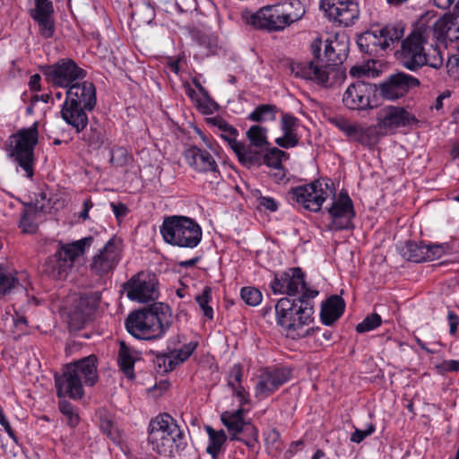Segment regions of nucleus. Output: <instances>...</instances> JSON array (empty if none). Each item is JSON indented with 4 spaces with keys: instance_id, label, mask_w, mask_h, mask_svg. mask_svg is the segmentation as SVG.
I'll list each match as a JSON object with an SVG mask.
<instances>
[{
    "instance_id": "35",
    "label": "nucleus",
    "mask_w": 459,
    "mask_h": 459,
    "mask_svg": "<svg viewBox=\"0 0 459 459\" xmlns=\"http://www.w3.org/2000/svg\"><path fill=\"white\" fill-rule=\"evenodd\" d=\"M205 430L209 437L206 452L212 459H217L227 441L226 433L223 429L215 430L211 426H206Z\"/></svg>"
},
{
    "instance_id": "48",
    "label": "nucleus",
    "mask_w": 459,
    "mask_h": 459,
    "mask_svg": "<svg viewBox=\"0 0 459 459\" xmlns=\"http://www.w3.org/2000/svg\"><path fill=\"white\" fill-rule=\"evenodd\" d=\"M212 299V289L210 287H205L203 290L202 294L195 297V301L198 303L199 307L204 312V315L209 319H212L213 317V310L212 307L209 306V302Z\"/></svg>"
},
{
    "instance_id": "57",
    "label": "nucleus",
    "mask_w": 459,
    "mask_h": 459,
    "mask_svg": "<svg viewBox=\"0 0 459 459\" xmlns=\"http://www.w3.org/2000/svg\"><path fill=\"white\" fill-rule=\"evenodd\" d=\"M169 360H172L170 358L169 352L159 354L156 357V364L163 372H169L175 369V366L170 365Z\"/></svg>"
},
{
    "instance_id": "58",
    "label": "nucleus",
    "mask_w": 459,
    "mask_h": 459,
    "mask_svg": "<svg viewBox=\"0 0 459 459\" xmlns=\"http://www.w3.org/2000/svg\"><path fill=\"white\" fill-rule=\"evenodd\" d=\"M85 323L84 316L82 313L74 312L69 315L68 325L72 331H77L83 327Z\"/></svg>"
},
{
    "instance_id": "10",
    "label": "nucleus",
    "mask_w": 459,
    "mask_h": 459,
    "mask_svg": "<svg viewBox=\"0 0 459 459\" xmlns=\"http://www.w3.org/2000/svg\"><path fill=\"white\" fill-rule=\"evenodd\" d=\"M39 123L22 128L9 137V152L13 160L25 171L26 177L34 174V150L39 142Z\"/></svg>"
},
{
    "instance_id": "17",
    "label": "nucleus",
    "mask_w": 459,
    "mask_h": 459,
    "mask_svg": "<svg viewBox=\"0 0 459 459\" xmlns=\"http://www.w3.org/2000/svg\"><path fill=\"white\" fill-rule=\"evenodd\" d=\"M291 369L287 367H266L259 371L255 386V395L263 400L272 395L291 378Z\"/></svg>"
},
{
    "instance_id": "16",
    "label": "nucleus",
    "mask_w": 459,
    "mask_h": 459,
    "mask_svg": "<svg viewBox=\"0 0 459 459\" xmlns=\"http://www.w3.org/2000/svg\"><path fill=\"white\" fill-rule=\"evenodd\" d=\"M329 122L342 131L350 142L357 143L367 148L375 147L380 140V131L377 126H362L351 123L343 117H333Z\"/></svg>"
},
{
    "instance_id": "37",
    "label": "nucleus",
    "mask_w": 459,
    "mask_h": 459,
    "mask_svg": "<svg viewBox=\"0 0 459 459\" xmlns=\"http://www.w3.org/2000/svg\"><path fill=\"white\" fill-rule=\"evenodd\" d=\"M82 140L92 150H99L105 141V130L98 122L91 124L90 129L83 134Z\"/></svg>"
},
{
    "instance_id": "62",
    "label": "nucleus",
    "mask_w": 459,
    "mask_h": 459,
    "mask_svg": "<svg viewBox=\"0 0 459 459\" xmlns=\"http://www.w3.org/2000/svg\"><path fill=\"white\" fill-rule=\"evenodd\" d=\"M447 319L449 322V333L454 335L457 331L459 316L455 312L449 311L447 314Z\"/></svg>"
},
{
    "instance_id": "53",
    "label": "nucleus",
    "mask_w": 459,
    "mask_h": 459,
    "mask_svg": "<svg viewBox=\"0 0 459 459\" xmlns=\"http://www.w3.org/2000/svg\"><path fill=\"white\" fill-rule=\"evenodd\" d=\"M446 68L451 76L459 78V46H456V52L448 57Z\"/></svg>"
},
{
    "instance_id": "5",
    "label": "nucleus",
    "mask_w": 459,
    "mask_h": 459,
    "mask_svg": "<svg viewBox=\"0 0 459 459\" xmlns=\"http://www.w3.org/2000/svg\"><path fill=\"white\" fill-rule=\"evenodd\" d=\"M148 441L153 451L165 456L180 453L186 446L183 431L177 420L169 413H160L151 420Z\"/></svg>"
},
{
    "instance_id": "52",
    "label": "nucleus",
    "mask_w": 459,
    "mask_h": 459,
    "mask_svg": "<svg viewBox=\"0 0 459 459\" xmlns=\"http://www.w3.org/2000/svg\"><path fill=\"white\" fill-rule=\"evenodd\" d=\"M33 212L23 211L19 221V227L22 229L23 232H33L36 229V225L33 222Z\"/></svg>"
},
{
    "instance_id": "50",
    "label": "nucleus",
    "mask_w": 459,
    "mask_h": 459,
    "mask_svg": "<svg viewBox=\"0 0 459 459\" xmlns=\"http://www.w3.org/2000/svg\"><path fill=\"white\" fill-rule=\"evenodd\" d=\"M100 427L104 434L109 438L115 439L117 437V428L112 419L107 413H101L100 416Z\"/></svg>"
},
{
    "instance_id": "46",
    "label": "nucleus",
    "mask_w": 459,
    "mask_h": 459,
    "mask_svg": "<svg viewBox=\"0 0 459 459\" xmlns=\"http://www.w3.org/2000/svg\"><path fill=\"white\" fill-rule=\"evenodd\" d=\"M242 300L248 306L255 307L262 301V292L255 287H243L240 290Z\"/></svg>"
},
{
    "instance_id": "21",
    "label": "nucleus",
    "mask_w": 459,
    "mask_h": 459,
    "mask_svg": "<svg viewBox=\"0 0 459 459\" xmlns=\"http://www.w3.org/2000/svg\"><path fill=\"white\" fill-rule=\"evenodd\" d=\"M420 81L410 74L400 72L391 74L383 82L377 84L376 91L386 100H395L403 98L411 89L418 87Z\"/></svg>"
},
{
    "instance_id": "63",
    "label": "nucleus",
    "mask_w": 459,
    "mask_h": 459,
    "mask_svg": "<svg viewBox=\"0 0 459 459\" xmlns=\"http://www.w3.org/2000/svg\"><path fill=\"white\" fill-rule=\"evenodd\" d=\"M0 424L4 427V430L8 434V436L13 439L16 440V436L14 431L13 430L9 421L7 420L5 415L4 414L3 410H0Z\"/></svg>"
},
{
    "instance_id": "56",
    "label": "nucleus",
    "mask_w": 459,
    "mask_h": 459,
    "mask_svg": "<svg viewBox=\"0 0 459 459\" xmlns=\"http://www.w3.org/2000/svg\"><path fill=\"white\" fill-rule=\"evenodd\" d=\"M374 432L375 426L372 423L368 424L365 430L355 429L354 432L351 436V441L359 444Z\"/></svg>"
},
{
    "instance_id": "25",
    "label": "nucleus",
    "mask_w": 459,
    "mask_h": 459,
    "mask_svg": "<svg viewBox=\"0 0 459 459\" xmlns=\"http://www.w3.org/2000/svg\"><path fill=\"white\" fill-rule=\"evenodd\" d=\"M31 18L39 26V32L44 39L54 36L56 26L54 6L50 0H35V7L30 11Z\"/></svg>"
},
{
    "instance_id": "43",
    "label": "nucleus",
    "mask_w": 459,
    "mask_h": 459,
    "mask_svg": "<svg viewBox=\"0 0 459 459\" xmlns=\"http://www.w3.org/2000/svg\"><path fill=\"white\" fill-rule=\"evenodd\" d=\"M453 20L451 15L445 14L442 18L438 19L433 26L434 36L438 41L446 45H447L446 34H448Z\"/></svg>"
},
{
    "instance_id": "22",
    "label": "nucleus",
    "mask_w": 459,
    "mask_h": 459,
    "mask_svg": "<svg viewBox=\"0 0 459 459\" xmlns=\"http://www.w3.org/2000/svg\"><path fill=\"white\" fill-rule=\"evenodd\" d=\"M121 259V241L111 238L99 253L92 256L90 267L97 275H105L112 272Z\"/></svg>"
},
{
    "instance_id": "41",
    "label": "nucleus",
    "mask_w": 459,
    "mask_h": 459,
    "mask_svg": "<svg viewBox=\"0 0 459 459\" xmlns=\"http://www.w3.org/2000/svg\"><path fill=\"white\" fill-rule=\"evenodd\" d=\"M232 440L244 443L250 450H255L258 443V430L251 422L247 423Z\"/></svg>"
},
{
    "instance_id": "60",
    "label": "nucleus",
    "mask_w": 459,
    "mask_h": 459,
    "mask_svg": "<svg viewBox=\"0 0 459 459\" xmlns=\"http://www.w3.org/2000/svg\"><path fill=\"white\" fill-rule=\"evenodd\" d=\"M440 373L457 372L459 371V360L449 359L444 360L437 367Z\"/></svg>"
},
{
    "instance_id": "33",
    "label": "nucleus",
    "mask_w": 459,
    "mask_h": 459,
    "mask_svg": "<svg viewBox=\"0 0 459 459\" xmlns=\"http://www.w3.org/2000/svg\"><path fill=\"white\" fill-rule=\"evenodd\" d=\"M208 122L216 128L215 133L234 151L240 143L237 141L238 131L221 117H212Z\"/></svg>"
},
{
    "instance_id": "8",
    "label": "nucleus",
    "mask_w": 459,
    "mask_h": 459,
    "mask_svg": "<svg viewBox=\"0 0 459 459\" xmlns=\"http://www.w3.org/2000/svg\"><path fill=\"white\" fill-rule=\"evenodd\" d=\"M160 232L166 243L186 248L197 247L203 236L202 229L195 220L180 215L166 217Z\"/></svg>"
},
{
    "instance_id": "49",
    "label": "nucleus",
    "mask_w": 459,
    "mask_h": 459,
    "mask_svg": "<svg viewBox=\"0 0 459 459\" xmlns=\"http://www.w3.org/2000/svg\"><path fill=\"white\" fill-rule=\"evenodd\" d=\"M451 250L452 247L448 243L426 245V261L438 259Z\"/></svg>"
},
{
    "instance_id": "24",
    "label": "nucleus",
    "mask_w": 459,
    "mask_h": 459,
    "mask_svg": "<svg viewBox=\"0 0 459 459\" xmlns=\"http://www.w3.org/2000/svg\"><path fill=\"white\" fill-rule=\"evenodd\" d=\"M325 13L329 19L339 25L349 27L359 19V8L353 0H328Z\"/></svg>"
},
{
    "instance_id": "20",
    "label": "nucleus",
    "mask_w": 459,
    "mask_h": 459,
    "mask_svg": "<svg viewBox=\"0 0 459 459\" xmlns=\"http://www.w3.org/2000/svg\"><path fill=\"white\" fill-rule=\"evenodd\" d=\"M155 274L140 272L125 283L124 289L129 299L145 303L158 298Z\"/></svg>"
},
{
    "instance_id": "28",
    "label": "nucleus",
    "mask_w": 459,
    "mask_h": 459,
    "mask_svg": "<svg viewBox=\"0 0 459 459\" xmlns=\"http://www.w3.org/2000/svg\"><path fill=\"white\" fill-rule=\"evenodd\" d=\"M141 359L140 353L128 346L125 341L119 342L117 364L120 370L129 379H134V363Z\"/></svg>"
},
{
    "instance_id": "30",
    "label": "nucleus",
    "mask_w": 459,
    "mask_h": 459,
    "mask_svg": "<svg viewBox=\"0 0 459 459\" xmlns=\"http://www.w3.org/2000/svg\"><path fill=\"white\" fill-rule=\"evenodd\" d=\"M263 148L240 142L233 151L240 164L247 168L263 164Z\"/></svg>"
},
{
    "instance_id": "2",
    "label": "nucleus",
    "mask_w": 459,
    "mask_h": 459,
    "mask_svg": "<svg viewBox=\"0 0 459 459\" xmlns=\"http://www.w3.org/2000/svg\"><path fill=\"white\" fill-rule=\"evenodd\" d=\"M54 377L58 398L81 400L85 394L84 385L93 386L99 379L97 358L90 355L68 363L64 366L62 372L56 373Z\"/></svg>"
},
{
    "instance_id": "23",
    "label": "nucleus",
    "mask_w": 459,
    "mask_h": 459,
    "mask_svg": "<svg viewBox=\"0 0 459 459\" xmlns=\"http://www.w3.org/2000/svg\"><path fill=\"white\" fill-rule=\"evenodd\" d=\"M377 84L357 81L351 83L342 96L343 105L351 110H367L372 108L370 96L376 91Z\"/></svg>"
},
{
    "instance_id": "51",
    "label": "nucleus",
    "mask_w": 459,
    "mask_h": 459,
    "mask_svg": "<svg viewBox=\"0 0 459 459\" xmlns=\"http://www.w3.org/2000/svg\"><path fill=\"white\" fill-rule=\"evenodd\" d=\"M196 107L204 114H212L217 108V103L211 98L207 91L206 96H202L201 99H196Z\"/></svg>"
},
{
    "instance_id": "1",
    "label": "nucleus",
    "mask_w": 459,
    "mask_h": 459,
    "mask_svg": "<svg viewBox=\"0 0 459 459\" xmlns=\"http://www.w3.org/2000/svg\"><path fill=\"white\" fill-rule=\"evenodd\" d=\"M317 295L316 290H307L296 299L285 297L278 300L275 305L277 323L288 338L297 340L320 332L319 327L304 329L313 320V299Z\"/></svg>"
},
{
    "instance_id": "55",
    "label": "nucleus",
    "mask_w": 459,
    "mask_h": 459,
    "mask_svg": "<svg viewBox=\"0 0 459 459\" xmlns=\"http://www.w3.org/2000/svg\"><path fill=\"white\" fill-rule=\"evenodd\" d=\"M232 390V394L235 397L238 398L239 402V407L243 408V405L249 403V394L248 392L244 388L242 384H238L233 386H230Z\"/></svg>"
},
{
    "instance_id": "14",
    "label": "nucleus",
    "mask_w": 459,
    "mask_h": 459,
    "mask_svg": "<svg viewBox=\"0 0 459 459\" xmlns=\"http://www.w3.org/2000/svg\"><path fill=\"white\" fill-rule=\"evenodd\" d=\"M291 71L296 77L311 81L322 87H331L343 77L338 67L322 65L319 60H312L293 64Z\"/></svg>"
},
{
    "instance_id": "32",
    "label": "nucleus",
    "mask_w": 459,
    "mask_h": 459,
    "mask_svg": "<svg viewBox=\"0 0 459 459\" xmlns=\"http://www.w3.org/2000/svg\"><path fill=\"white\" fill-rule=\"evenodd\" d=\"M245 409L239 407L236 411H226L221 414V420L227 428L230 440L237 438L238 434L250 421L244 420Z\"/></svg>"
},
{
    "instance_id": "44",
    "label": "nucleus",
    "mask_w": 459,
    "mask_h": 459,
    "mask_svg": "<svg viewBox=\"0 0 459 459\" xmlns=\"http://www.w3.org/2000/svg\"><path fill=\"white\" fill-rule=\"evenodd\" d=\"M58 410L66 417V423L72 428L76 427L79 424L80 418L76 412L74 405L65 400V398H59Z\"/></svg>"
},
{
    "instance_id": "34",
    "label": "nucleus",
    "mask_w": 459,
    "mask_h": 459,
    "mask_svg": "<svg viewBox=\"0 0 459 459\" xmlns=\"http://www.w3.org/2000/svg\"><path fill=\"white\" fill-rule=\"evenodd\" d=\"M348 46L338 40L327 41L325 46V56L328 61V65L337 67L347 57Z\"/></svg>"
},
{
    "instance_id": "13",
    "label": "nucleus",
    "mask_w": 459,
    "mask_h": 459,
    "mask_svg": "<svg viewBox=\"0 0 459 459\" xmlns=\"http://www.w3.org/2000/svg\"><path fill=\"white\" fill-rule=\"evenodd\" d=\"M46 82L54 87L69 88L77 80H83L87 72L72 58L65 57L52 65L39 67Z\"/></svg>"
},
{
    "instance_id": "47",
    "label": "nucleus",
    "mask_w": 459,
    "mask_h": 459,
    "mask_svg": "<svg viewBox=\"0 0 459 459\" xmlns=\"http://www.w3.org/2000/svg\"><path fill=\"white\" fill-rule=\"evenodd\" d=\"M381 323V316L377 313H373L367 316L362 322L357 325L356 331L359 333H364L377 328Z\"/></svg>"
},
{
    "instance_id": "61",
    "label": "nucleus",
    "mask_w": 459,
    "mask_h": 459,
    "mask_svg": "<svg viewBox=\"0 0 459 459\" xmlns=\"http://www.w3.org/2000/svg\"><path fill=\"white\" fill-rule=\"evenodd\" d=\"M447 44L455 42L456 46H459V25L454 23L451 24L448 34H446Z\"/></svg>"
},
{
    "instance_id": "45",
    "label": "nucleus",
    "mask_w": 459,
    "mask_h": 459,
    "mask_svg": "<svg viewBox=\"0 0 459 459\" xmlns=\"http://www.w3.org/2000/svg\"><path fill=\"white\" fill-rule=\"evenodd\" d=\"M265 445L268 453L273 455H277L282 450L283 446L281 435L276 429H273L266 433Z\"/></svg>"
},
{
    "instance_id": "18",
    "label": "nucleus",
    "mask_w": 459,
    "mask_h": 459,
    "mask_svg": "<svg viewBox=\"0 0 459 459\" xmlns=\"http://www.w3.org/2000/svg\"><path fill=\"white\" fill-rule=\"evenodd\" d=\"M333 202L327 212L332 218L328 228L331 230H342L353 228L352 220L356 212L353 208V203L346 190H342L338 196L334 194L333 188Z\"/></svg>"
},
{
    "instance_id": "59",
    "label": "nucleus",
    "mask_w": 459,
    "mask_h": 459,
    "mask_svg": "<svg viewBox=\"0 0 459 459\" xmlns=\"http://www.w3.org/2000/svg\"><path fill=\"white\" fill-rule=\"evenodd\" d=\"M257 202L259 206L267 211H270L271 212H276L279 207L278 203L274 200V198L270 196L259 195L257 197Z\"/></svg>"
},
{
    "instance_id": "12",
    "label": "nucleus",
    "mask_w": 459,
    "mask_h": 459,
    "mask_svg": "<svg viewBox=\"0 0 459 459\" xmlns=\"http://www.w3.org/2000/svg\"><path fill=\"white\" fill-rule=\"evenodd\" d=\"M333 183L330 179H316L310 184L291 187L290 198L313 212L320 211L323 203L333 195Z\"/></svg>"
},
{
    "instance_id": "3",
    "label": "nucleus",
    "mask_w": 459,
    "mask_h": 459,
    "mask_svg": "<svg viewBox=\"0 0 459 459\" xmlns=\"http://www.w3.org/2000/svg\"><path fill=\"white\" fill-rule=\"evenodd\" d=\"M171 324V308L164 303H154L148 308L133 311L125 321L127 332L142 340L160 338Z\"/></svg>"
},
{
    "instance_id": "64",
    "label": "nucleus",
    "mask_w": 459,
    "mask_h": 459,
    "mask_svg": "<svg viewBox=\"0 0 459 459\" xmlns=\"http://www.w3.org/2000/svg\"><path fill=\"white\" fill-rule=\"evenodd\" d=\"M40 82L41 76L39 74L31 75L29 82L30 90L33 91H39L41 90Z\"/></svg>"
},
{
    "instance_id": "36",
    "label": "nucleus",
    "mask_w": 459,
    "mask_h": 459,
    "mask_svg": "<svg viewBox=\"0 0 459 459\" xmlns=\"http://www.w3.org/2000/svg\"><path fill=\"white\" fill-rule=\"evenodd\" d=\"M279 108L273 104L258 105L248 116L247 119L256 123L274 121Z\"/></svg>"
},
{
    "instance_id": "29",
    "label": "nucleus",
    "mask_w": 459,
    "mask_h": 459,
    "mask_svg": "<svg viewBox=\"0 0 459 459\" xmlns=\"http://www.w3.org/2000/svg\"><path fill=\"white\" fill-rule=\"evenodd\" d=\"M345 302L338 295L329 297L321 307L320 318L324 325H332L343 314Z\"/></svg>"
},
{
    "instance_id": "6",
    "label": "nucleus",
    "mask_w": 459,
    "mask_h": 459,
    "mask_svg": "<svg viewBox=\"0 0 459 459\" xmlns=\"http://www.w3.org/2000/svg\"><path fill=\"white\" fill-rule=\"evenodd\" d=\"M426 40L422 34L411 32L402 41L400 62L403 67L411 71H417L424 65L434 69L443 66L444 59L440 49L437 46L425 48Z\"/></svg>"
},
{
    "instance_id": "38",
    "label": "nucleus",
    "mask_w": 459,
    "mask_h": 459,
    "mask_svg": "<svg viewBox=\"0 0 459 459\" xmlns=\"http://www.w3.org/2000/svg\"><path fill=\"white\" fill-rule=\"evenodd\" d=\"M403 256L408 261L413 263H421L426 261V244L409 241L402 249Z\"/></svg>"
},
{
    "instance_id": "19",
    "label": "nucleus",
    "mask_w": 459,
    "mask_h": 459,
    "mask_svg": "<svg viewBox=\"0 0 459 459\" xmlns=\"http://www.w3.org/2000/svg\"><path fill=\"white\" fill-rule=\"evenodd\" d=\"M270 288L274 294H286L290 297L303 295L307 290H312L307 286L305 273L300 267L276 273L270 282Z\"/></svg>"
},
{
    "instance_id": "7",
    "label": "nucleus",
    "mask_w": 459,
    "mask_h": 459,
    "mask_svg": "<svg viewBox=\"0 0 459 459\" xmlns=\"http://www.w3.org/2000/svg\"><path fill=\"white\" fill-rule=\"evenodd\" d=\"M305 13L301 3L295 0L287 4L268 5L252 14L248 23L258 29L279 31L299 21Z\"/></svg>"
},
{
    "instance_id": "9",
    "label": "nucleus",
    "mask_w": 459,
    "mask_h": 459,
    "mask_svg": "<svg viewBox=\"0 0 459 459\" xmlns=\"http://www.w3.org/2000/svg\"><path fill=\"white\" fill-rule=\"evenodd\" d=\"M403 34L404 26L401 22L374 25L358 36L357 45L361 52L378 56L384 50L398 43Z\"/></svg>"
},
{
    "instance_id": "11",
    "label": "nucleus",
    "mask_w": 459,
    "mask_h": 459,
    "mask_svg": "<svg viewBox=\"0 0 459 459\" xmlns=\"http://www.w3.org/2000/svg\"><path fill=\"white\" fill-rule=\"evenodd\" d=\"M92 237L82 238L63 245L44 264V273L55 280L65 279L74 267L75 260L82 255L93 244Z\"/></svg>"
},
{
    "instance_id": "42",
    "label": "nucleus",
    "mask_w": 459,
    "mask_h": 459,
    "mask_svg": "<svg viewBox=\"0 0 459 459\" xmlns=\"http://www.w3.org/2000/svg\"><path fill=\"white\" fill-rule=\"evenodd\" d=\"M267 129L258 125H254L246 132L249 143L256 147H268L270 145L267 140Z\"/></svg>"
},
{
    "instance_id": "26",
    "label": "nucleus",
    "mask_w": 459,
    "mask_h": 459,
    "mask_svg": "<svg viewBox=\"0 0 459 459\" xmlns=\"http://www.w3.org/2000/svg\"><path fill=\"white\" fill-rule=\"evenodd\" d=\"M187 164L195 170L202 173L217 172L218 165L213 156L206 150L197 146H190L185 151Z\"/></svg>"
},
{
    "instance_id": "39",
    "label": "nucleus",
    "mask_w": 459,
    "mask_h": 459,
    "mask_svg": "<svg viewBox=\"0 0 459 459\" xmlns=\"http://www.w3.org/2000/svg\"><path fill=\"white\" fill-rule=\"evenodd\" d=\"M197 347L198 342L192 341L184 344L179 349H174L169 351L170 358L172 359V360H169L170 365L175 366V368L181 365L189 359V357L194 353Z\"/></svg>"
},
{
    "instance_id": "15",
    "label": "nucleus",
    "mask_w": 459,
    "mask_h": 459,
    "mask_svg": "<svg viewBox=\"0 0 459 459\" xmlns=\"http://www.w3.org/2000/svg\"><path fill=\"white\" fill-rule=\"evenodd\" d=\"M377 130L380 137L394 134L400 127L418 126L419 120L401 106L386 105L378 109L376 115Z\"/></svg>"
},
{
    "instance_id": "40",
    "label": "nucleus",
    "mask_w": 459,
    "mask_h": 459,
    "mask_svg": "<svg viewBox=\"0 0 459 459\" xmlns=\"http://www.w3.org/2000/svg\"><path fill=\"white\" fill-rule=\"evenodd\" d=\"M283 159H289L287 152L276 147H266V152L263 154V164L275 169H282Z\"/></svg>"
},
{
    "instance_id": "54",
    "label": "nucleus",
    "mask_w": 459,
    "mask_h": 459,
    "mask_svg": "<svg viewBox=\"0 0 459 459\" xmlns=\"http://www.w3.org/2000/svg\"><path fill=\"white\" fill-rule=\"evenodd\" d=\"M242 366L240 364H234L229 371L228 375V386H233L238 384H242Z\"/></svg>"
},
{
    "instance_id": "4",
    "label": "nucleus",
    "mask_w": 459,
    "mask_h": 459,
    "mask_svg": "<svg viewBox=\"0 0 459 459\" xmlns=\"http://www.w3.org/2000/svg\"><path fill=\"white\" fill-rule=\"evenodd\" d=\"M96 104V87L93 82H74L66 90L65 100L60 111L61 117L75 133L80 134L89 123L87 112L92 111Z\"/></svg>"
},
{
    "instance_id": "27",
    "label": "nucleus",
    "mask_w": 459,
    "mask_h": 459,
    "mask_svg": "<svg viewBox=\"0 0 459 459\" xmlns=\"http://www.w3.org/2000/svg\"><path fill=\"white\" fill-rule=\"evenodd\" d=\"M298 119L291 114L283 113L281 120V129L283 135L275 139V143L284 149L297 146L299 137L297 134Z\"/></svg>"
},
{
    "instance_id": "31",
    "label": "nucleus",
    "mask_w": 459,
    "mask_h": 459,
    "mask_svg": "<svg viewBox=\"0 0 459 459\" xmlns=\"http://www.w3.org/2000/svg\"><path fill=\"white\" fill-rule=\"evenodd\" d=\"M20 288L25 289L21 283L19 273L0 264V299L13 294Z\"/></svg>"
}]
</instances>
